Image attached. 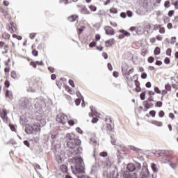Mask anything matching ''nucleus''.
<instances>
[{
  "label": "nucleus",
  "instance_id": "1",
  "mask_svg": "<svg viewBox=\"0 0 178 178\" xmlns=\"http://www.w3.org/2000/svg\"><path fill=\"white\" fill-rule=\"evenodd\" d=\"M71 169L74 175H80V173H86L84 168V161L81 156H76L73 157Z\"/></svg>",
  "mask_w": 178,
  "mask_h": 178
},
{
  "label": "nucleus",
  "instance_id": "2",
  "mask_svg": "<svg viewBox=\"0 0 178 178\" xmlns=\"http://www.w3.org/2000/svg\"><path fill=\"white\" fill-rule=\"evenodd\" d=\"M81 140L80 139H75L74 140H70L67 142V147L70 149H73L72 155H79L81 152Z\"/></svg>",
  "mask_w": 178,
  "mask_h": 178
},
{
  "label": "nucleus",
  "instance_id": "3",
  "mask_svg": "<svg viewBox=\"0 0 178 178\" xmlns=\"http://www.w3.org/2000/svg\"><path fill=\"white\" fill-rule=\"evenodd\" d=\"M127 169L128 172H134L136 173H140L141 172V163H136L134 164L132 163H129L127 165Z\"/></svg>",
  "mask_w": 178,
  "mask_h": 178
},
{
  "label": "nucleus",
  "instance_id": "4",
  "mask_svg": "<svg viewBox=\"0 0 178 178\" xmlns=\"http://www.w3.org/2000/svg\"><path fill=\"white\" fill-rule=\"evenodd\" d=\"M45 100L43 99H35V104L34 106L36 111H38L39 112H41V109L43 108H45L46 106Z\"/></svg>",
  "mask_w": 178,
  "mask_h": 178
},
{
  "label": "nucleus",
  "instance_id": "5",
  "mask_svg": "<svg viewBox=\"0 0 178 178\" xmlns=\"http://www.w3.org/2000/svg\"><path fill=\"white\" fill-rule=\"evenodd\" d=\"M149 171L148 170V167L146 165H143L141 170L138 173V177L140 176L141 178H149L148 175Z\"/></svg>",
  "mask_w": 178,
  "mask_h": 178
},
{
  "label": "nucleus",
  "instance_id": "6",
  "mask_svg": "<svg viewBox=\"0 0 178 178\" xmlns=\"http://www.w3.org/2000/svg\"><path fill=\"white\" fill-rule=\"evenodd\" d=\"M56 120L58 123H61L62 124H65V123H66V122H67V116H66L63 113H60V114L57 115Z\"/></svg>",
  "mask_w": 178,
  "mask_h": 178
},
{
  "label": "nucleus",
  "instance_id": "7",
  "mask_svg": "<svg viewBox=\"0 0 178 178\" xmlns=\"http://www.w3.org/2000/svg\"><path fill=\"white\" fill-rule=\"evenodd\" d=\"M124 178H138V172L124 171L122 175Z\"/></svg>",
  "mask_w": 178,
  "mask_h": 178
},
{
  "label": "nucleus",
  "instance_id": "8",
  "mask_svg": "<svg viewBox=\"0 0 178 178\" xmlns=\"http://www.w3.org/2000/svg\"><path fill=\"white\" fill-rule=\"evenodd\" d=\"M102 130L104 133H106V134H108L111 136L112 134V124H106L103 125L102 127Z\"/></svg>",
  "mask_w": 178,
  "mask_h": 178
},
{
  "label": "nucleus",
  "instance_id": "9",
  "mask_svg": "<svg viewBox=\"0 0 178 178\" xmlns=\"http://www.w3.org/2000/svg\"><path fill=\"white\" fill-rule=\"evenodd\" d=\"M19 105L24 108V109H27L31 106V103L29 102V100H24V101H20L19 102Z\"/></svg>",
  "mask_w": 178,
  "mask_h": 178
},
{
  "label": "nucleus",
  "instance_id": "10",
  "mask_svg": "<svg viewBox=\"0 0 178 178\" xmlns=\"http://www.w3.org/2000/svg\"><path fill=\"white\" fill-rule=\"evenodd\" d=\"M104 30L107 35H115V30L111 26H105Z\"/></svg>",
  "mask_w": 178,
  "mask_h": 178
},
{
  "label": "nucleus",
  "instance_id": "11",
  "mask_svg": "<svg viewBox=\"0 0 178 178\" xmlns=\"http://www.w3.org/2000/svg\"><path fill=\"white\" fill-rule=\"evenodd\" d=\"M66 138L70 141H74L75 140H79V138H76V135H74V134L73 133L67 134Z\"/></svg>",
  "mask_w": 178,
  "mask_h": 178
},
{
  "label": "nucleus",
  "instance_id": "12",
  "mask_svg": "<svg viewBox=\"0 0 178 178\" xmlns=\"http://www.w3.org/2000/svg\"><path fill=\"white\" fill-rule=\"evenodd\" d=\"M81 13H82V15H90V11H88L86 6H81Z\"/></svg>",
  "mask_w": 178,
  "mask_h": 178
},
{
  "label": "nucleus",
  "instance_id": "13",
  "mask_svg": "<svg viewBox=\"0 0 178 178\" xmlns=\"http://www.w3.org/2000/svg\"><path fill=\"white\" fill-rule=\"evenodd\" d=\"M32 128L33 129V131H35V133H38V131H40L41 130L40 124H38V123L33 124L32 126Z\"/></svg>",
  "mask_w": 178,
  "mask_h": 178
},
{
  "label": "nucleus",
  "instance_id": "14",
  "mask_svg": "<svg viewBox=\"0 0 178 178\" xmlns=\"http://www.w3.org/2000/svg\"><path fill=\"white\" fill-rule=\"evenodd\" d=\"M114 42H115V39L114 38H111V39L106 41V48H108L109 47H112V45H113Z\"/></svg>",
  "mask_w": 178,
  "mask_h": 178
},
{
  "label": "nucleus",
  "instance_id": "15",
  "mask_svg": "<svg viewBox=\"0 0 178 178\" xmlns=\"http://www.w3.org/2000/svg\"><path fill=\"white\" fill-rule=\"evenodd\" d=\"M168 154V152L165 150L159 151L156 153V156H165Z\"/></svg>",
  "mask_w": 178,
  "mask_h": 178
},
{
  "label": "nucleus",
  "instance_id": "16",
  "mask_svg": "<svg viewBox=\"0 0 178 178\" xmlns=\"http://www.w3.org/2000/svg\"><path fill=\"white\" fill-rule=\"evenodd\" d=\"M33 131H34L33 129V127H30V126L26 127L25 132L27 134H31L33 133Z\"/></svg>",
  "mask_w": 178,
  "mask_h": 178
},
{
  "label": "nucleus",
  "instance_id": "17",
  "mask_svg": "<svg viewBox=\"0 0 178 178\" xmlns=\"http://www.w3.org/2000/svg\"><path fill=\"white\" fill-rule=\"evenodd\" d=\"M119 33L123 34L124 37H130V33H129L127 31L124 29H120L119 31Z\"/></svg>",
  "mask_w": 178,
  "mask_h": 178
},
{
  "label": "nucleus",
  "instance_id": "18",
  "mask_svg": "<svg viewBox=\"0 0 178 178\" xmlns=\"http://www.w3.org/2000/svg\"><path fill=\"white\" fill-rule=\"evenodd\" d=\"M6 98H9V99H13V95L12 94V92L9 90H6Z\"/></svg>",
  "mask_w": 178,
  "mask_h": 178
},
{
  "label": "nucleus",
  "instance_id": "19",
  "mask_svg": "<svg viewBox=\"0 0 178 178\" xmlns=\"http://www.w3.org/2000/svg\"><path fill=\"white\" fill-rule=\"evenodd\" d=\"M60 170L63 173H67V165L63 164L60 165Z\"/></svg>",
  "mask_w": 178,
  "mask_h": 178
},
{
  "label": "nucleus",
  "instance_id": "20",
  "mask_svg": "<svg viewBox=\"0 0 178 178\" xmlns=\"http://www.w3.org/2000/svg\"><path fill=\"white\" fill-rule=\"evenodd\" d=\"M152 124H154L155 126H158L159 127H161V126L163 125L162 122L157 121V120H153L152 122Z\"/></svg>",
  "mask_w": 178,
  "mask_h": 178
},
{
  "label": "nucleus",
  "instance_id": "21",
  "mask_svg": "<svg viewBox=\"0 0 178 178\" xmlns=\"http://www.w3.org/2000/svg\"><path fill=\"white\" fill-rule=\"evenodd\" d=\"M151 168L154 173H156V172H158V167L156 166V163H152L151 164Z\"/></svg>",
  "mask_w": 178,
  "mask_h": 178
},
{
  "label": "nucleus",
  "instance_id": "22",
  "mask_svg": "<svg viewBox=\"0 0 178 178\" xmlns=\"http://www.w3.org/2000/svg\"><path fill=\"white\" fill-rule=\"evenodd\" d=\"M129 149H131V151H134L135 152H140V151H141V149H138V147H136L134 145H130Z\"/></svg>",
  "mask_w": 178,
  "mask_h": 178
},
{
  "label": "nucleus",
  "instance_id": "23",
  "mask_svg": "<svg viewBox=\"0 0 178 178\" xmlns=\"http://www.w3.org/2000/svg\"><path fill=\"white\" fill-rule=\"evenodd\" d=\"M77 17H79L77 15H72L68 17V20L69 22H76Z\"/></svg>",
  "mask_w": 178,
  "mask_h": 178
},
{
  "label": "nucleus",
  "instance_id": "24",
  "mask_svg": "<svg viewBox=\"0 0 178 178\" xmlns=\"http://www.w3.org/2000/svg\"><path fill=\"white\" fill-rule=\"evenodd\" d=\"M90 144L91 145H93L94 147H95V145H97V142L95 138H92L90 139Z\"/></svg>",
  "mask_w": 178,
  "mask_h": 178
},
{
  "label": "nucleus",
  "instance_id": "25",
  "mask_svg": "<svg viewBox=\"0 0 178 178\" xmlns=\"http://www.w3.org/2000/svg\"><path fill=\"white\" fill-rule=\"evenodd\" d=\"M11 77H12V79H14L15 80H16V79H17V74H16V71L11 72Z\"/></svg>",
  "mask_w": 178,
  "mask_h": 178
},
{
  "label": "nucleus",
  "instance_id": "26",
  "mask_svg": "<svg viewBox=\"0 0 178 178\" xmlns=\"http://www.w3.org/2000/svg\"><path fill=\"white\" fill-rule=\"evenodd\" d=\"M19 122L21 124H26V118L24 116H21Z\"/></svg>",
  "mask_w": 178,
  "mask_h": 178
},
{
  "label": "nucleus",
  "instance_id": "27",
  "mask_svg": "<svg viewBox=\"0 0 178 178\" xmlns=\"http://www.w3.org/2000/svg\"><path fill=\"white\" fill-rule=\"evenodd\" d=\"M99 156H102L103 158H106V156H108V152H102L99 153Z\"/></svg>",
  "mask_w": 178,
  "mask_h": 178
},
{
  "label": "nucleus",
  "instance_id": "28",
  "mask_svg": "<svg viewBox=\"0 0 178 178\" xmlns=\"http://www.w3.org/2000/svg\"><path fill=\"white\" fill-rule=\"evenodd\" d=\"M161 54V49L159 47H156L154 49V55H159Z\"/></svg>",
  "mask_w": 178,
  "mask_h": 178
},
{
  "label": "nucleus",
  "instance_id": "29",
  "mask_svg": "<svg viewBox=\"0 0 178 178\" xmlns=\"http://www.w3.org/2000/svg\"><path fill=\"white\" fill-rule=\"evenodd\" d=\"M145 94H147L146 92H143L140 95V98L142 101H144V99H145Z\"/></svg>",
  "mask_w": 178,
  "mask_h": 178
},
{
  "label": "nucleus",
  "instance_id": "30",
  "mask_svg": "<svg viewBox=\"0 0 178 178\" xmlns=\"http://www.w3.org/2000/svg\"><path fill=\"white\" fill-rule=\"evenodd\" d=\"M85 29H86V27H84V26H82L81 28H77L78 34H81V33H83V31H84Z\"/></svg>",
  "mask_w": 178,
  "mask_h": 178
},
{
  "label": "nucleus",
  "instance_id": "31",
  "mask_svg": "<svg viewBox=\"0 0 178 178\" xmlns=\"http://www.w3.org/2000/svg\"><path fill=\"white\" fill-rule=\"evenodd\" d=\"M149 113L152 118H155V115H156V111L152 110L149 111Z\"/></svg>",
  "mask_w": 178,
  "mask_h": 178
},
{
  "label": "nucleus",
  "instance_id": "32",
  "mask_svg": "<svg viewBox=\"0 0 178 178\" xmlns=\"http://www.w3.org/2000/svg\"><path fill=\"white\" fill-rule=\"evenodd\" d=\"M90 109H91L92 113H89V116H90V118H94V113H97V111H95V112H94V109H92V107L90 106Z\"/></svg>",
  "mask_w": 178,
  "mask_h": 178
},
{
  "label": "nucleus",
  "instance_id": "33",
  "mask_svg": "<svg viewBox=\"0 0 178 178\" xmlns=\"http://www.w3.org/2000/svg\"><path fill=\"white\" fill-rule=\"evenodd\" d=\"M56 161L58 162V163L62 162V157H60V155L56 156Z\"/></svg>",
  "mask_w": 178,
  "mask_h": 178
},
{
  "label": "nucleus",
  "instance_id": "34",
  "mask_svg": "<svg viewBox=\"0 0 178 178\" xmlns=\"http://www.w3.org/2000/svg\"><path fill=\"white\" fill-rule=\"evenodd\" d=\"M163 103L161 101H159L156 103L155 106L157 108H162Z\"/></svg>",
  "mask_w": 178,
  "mask_h": 178
},
{
  "label": "nucleus",
  "instance_id": "35",
  "mask_svg": "<svg viewBox=\"0 0 178 178\" xmlns=\"http://www.w3.org/2000/svg\"><path fill=\"white\" fill-rule=\"evenodd\" d=\"M166 55H168V56H172V49L168 48L166 50Z\"/></svg>",
  "mask_w": 178,
  "mask_h": 178
},
{
  "label": "nucleus",
  "instance_id": "36",
  "mask_svg": "<svg viewBox=\"0 0 178 178\" xmlns=\"http://www.w3.org/2000/svg\"><path fill=\"white\" fill-rule=\"evenodd\" d=\"M13 38H17L19 41L22 40L23 38L22 36L17 35L16 34L13 35Z\"/></svg>",
  "mask_w": 178,
  "mask_h": 178
},
{
  "label": "nucleus",
  "instance_id": "37",
  "mask_svg": "<svg viewBox=\"0 0 178 178\" xmlns=\"http://www.w3.org/2000/svg\"><path fill=\"white\" fill-rule=\"evenodd\" d=\"M154 60H155V59L152 56H149L147 59V62H149V63H154Z\"/></svg>",
  "mask_w": 178,
  "mask_h": 178
},
{
  "label": "nucleus",
  "instance_id": "38",
  "mask_svg": "<svg viewBox=\"0 0 178 178\" xmlns=\"http://www.w3.org/2000/svg\"><path fill=\"white\" fill-rule=\"evenodd\" d=\"M165 8H170V1H165L164 3Z\"/></svg>",
  "mask_w": 178,
  "mask_h": 178
},
{
  "label": "nucleus",
  "instance_id": "39",
  "mask_svg": "<svg viewBox=\"0 0 178 178\" xmlns=\"http://www.w3.org/2000/svg\"><path fill=\"white\" fill-rule=\"evenodd\" d=\"M4 86L5 87H6V88H9V87H10V83L9 82V81H5Z\"/></svg>",
  "mask_w": 178,
  "mask_h": 178
},
{
  "label": "nucleus",
  "instance_id": "40",
  "mask_svg": "<svg viewBox=\"0 0 178 178\" xmlns=\"http://www.w3.org/2000/svg\"><path fill=\"white\" fill-rule=\"evenodd\" d=\"M165 88L166 91H170V90H172V86H170V85L168 83L167 85L165 86Z\"/></svg>",
  "mask_w": 178,
  "mask_h": 178
},
{
  "label": "nucleus",
  "instance_id": "41",
  "mask_svg": "<svg viewBox=\"0 0 178 178\" xmlns=\"http://www.w3.org/2000/svg\"><path fill=\"white\" fill-rule=\"evenodd\" d=\"M89 8H90V10H92V12H95L97 10V6H95L91 5V6H90Z\"/></svg>",
  "mask_w": 178,
  "mask_h": 178
},
{
  "label": "nucleus",
  "instance_id": "42",
  "mask_svg": "<svg viewBox=\"0 0 178 178\" xmlns=\"http://www.w3.org/2000/svg\"><path fill=\"white\" fill-rule=\"evenodd\" d=\"M35 35H37L36 33H32L29 35V38H31V40H34V38H35Z\"/></svg>",
  "mask_w": 178,
  "mask_h": 178
},
{
  "label": "nucleus",
  "instance_id": "43",
  "mask_svg": "<svg viewBox=\"0 0 178 178\" xmlns=\"http://www.w3.org/2000/svg\"><path fill=\"white\" fill-rule=\"evenodd\" d=\"M32 55H33V56H38V51L33 49L32 51Z\"/></svg>",
  "mask_w": 178,
  "mask_h": 178
},
{
  "label": "nucleus",
  "instance_id": "44",
  "mask_svg": "<svg viewBox=\"0 0 178 178\" xmlns=\"http://www.w3.org/2000/svg\"><path fill=\"white\" fill-rule=\"evenodd\" d=\"M9 126L10 130H12L13 131H16V127H15V125L10 124Z\"/></svg>",
  "mask_w": 178,
  "mask_h": 178
},
{
  "label": "nucleus",
  "instance_id": "45",
  "mask_svg": "<svg viewBox=\"0 0 178 178\" xmlns=\"http://www.w3.org/2000/svg\"><path fill=\"white\" fill-rule=\"evenodd\" d=\"M95 45H97V42H92L89 44V47L90 48H94V47H95Z\"/></svg>",
  "mask_w": 178,
  "mask_h": 178
},
{
  "label": "nucleus",
  "instance_id": "46",
  "mask_svg": "<svg viewBox=\"0 0 178 178\" xmlns=\"http://www.w3.org/2000/svg\"><path fill=\"white\" fill-rule=\"evenodd\" d=\"M164 63L165 65H169V63H170V58L166 57L164 60Z\"/></svg>",
  "mask_w": 178,
  "mask_h": 178
},
{
  "label": "nucleus",
  "instance_id": "47",
  "mask_svg": "<svg viewBox=\"0 0 178 178\" xmlns=\"http://www.w3.org/2000/svg\"><path fill=\"white\" fill-rule=\"evenodd\" d=\"M159 118H163V116H165V112L163 111H159Z\"/></svg>",
  "mask_w": 178,
  "mask_h": 178
},
{
  "label": "nucleus",
  "instance_id": "48",
  "mask_svg": "<svg viewBox=\"0 0 178 178\" xmlns=\"http://www.w3.org/2000/svg\"><path fill=\"white\" fill-rule=\"evenodd\" d=\"M127 16H128V17H131V16H133V12H131L130 10H127Z\"/></svg>",
  "mask_w": 178,
  "mask_h": 178
},
{
  "label": "nucleus",
  "instance_id": "49",
  "mask_svg": "<svg viewBox=\"0 0 178 178\" xmlns=\"http://www.w3.org/2000/svg\"><path fill=\"white\" fill-rule=\"evenodd\" d=\"M175 14V10H171L168 12V16L169 17H172V16H173V15Z\"/></svg>",
  "mask_w": 178,
  "mask_h": 178
},
{
  "label": "nucleus",
  "instance_id": "50",
  "mask_svg": "<svg viewBox=\"0 0 178 178\" xmlns=\"http://www.w3.org/2000/svg\"><path fill=\"white\" fill-rule=\"evenodd\" d=\"M110 12H111V13L116 14V13H118V9H116V8H111V9H110Z\"/></svg>",
  "mask_w": 178,
  "mask_h": 178
},
{
  "label": "nucleus",
  "instance_id": "51",
  "mask_svg": "<svg viewBox=\"0 0 178 178\" xmlns=\"http://www.w3.org/2000/svg\"><path fill=\"white\" fill-rule=\"evenodd\" d=\"M81 102V99H76L75 100V104H76V106H79V105H80Z\"/></svg>",
  "mask_w": 178,
  "mask_h": 178
},
{
  "label": "nucleus",
  "instance_id": "52",
  "mask_svg": "<svg viewBox=\"0 0 178 178\" xmlns=\"http://www.w3.org/2000/svg\"><path fill=\"white\" fill-rule=\"evenodd\" d=\"M111 144L113 145H116V140H115V138H113V137H112V136H111Z\"/></svg>",
  "mask_w": 178,
  "mask_h": 178
},
{
  "label": "nucleus",
  "instance_id": "53",
  "mask_svg": "<svg viewBox=\"0 0 178 178\" xmlns=\"http://www.w3.org/2000/svg\"><path fill=\"white\" fill-rule=\"evenodd\" d=\"M76 131H77V133H79V134H83V130H81L80 127L76 128Z\"/></svg>",
  "mask_w": 178,
  "mask_h": 178
},
{
  "label": "nucleus",
  "instance_id": "54",
  "mask_svg": "<svg viewBox=\"0 0 178 178\" xmlns=\"http://www.w3.org/2000/svg\"><path fill=\"white\" fill-rule=\"evenodd\" d=\"M70 86H71V87H74V82L73 81V80L70 79L68 81Z\"/></svg>",
  "mask_w": 178,
  "mask_h": 178
},
{
  "label": "nucleus",
  "instance_id": "55",
  "mask_svg": "<svg viewBox=\"0 0 178 178\" xmlns=\"http://www.w3.org/2000/svg\"><path fill=\"white\" fill-rule=\"evenodd\" d=\"M154 91L156 92V94H161V90H159V88L158 87L154 88Z\"/></svg>",
  "mask_w": 178,
  "mask_h": 178
},
{
  "label": "nucleus",
  "instance_id": "56",
  "mask_svg": "<svg viewBox=\"0 0 178 178\" xmlns=\"http://www.w3.org/2000/svg\"><path fill=\"white\" fill-rule=\"evenodd\" d=\"M126 16H127L126 13L122 12L120 13V17H122V19H126Z\"/></svg>",
  "mask_w": 178,
  "mask_h": 178
},
{
  "label": "nucleus",
  "instance_id": "57",
  "mask_svg": "<svg viewBox=\"0 0 178 178\" xmlns=\"http://www.w3.org/2000/svg\"><path fill=\"white\" fill-rule=\"evenodd\" d=\"M6 115H8L6 110H3V113H2V114H1V118H3V116L5 118V116H6Z\"/></svg>",
  "mask_w": 178,
  "mask_h": 178
},
{
  "label": "nucleus",
  "instance_id": "58",
  "mask_svg": "<svg viewBox=\"0 0 178 178\" xmlns=\"http://www.w3.org/2000/svg\"><path fill=\"white\" fill-rule=\"evenodd\" d=\"M152 106H154V104L148 103L147 106H146L145 108H147V109H148L149 108H152Z\"/></svg>",
  "mask_w": 178,
  "mask_h": 178
},
{
  "label": "nucleus",
  "instance_id": "59",
  "mask_svg": "<svg viewBox=\"0 0 178 178\" xmlns=\"http://www.w3.org/2000/svg\"><path fill=\"white\" fill-rule=\"evenodd\" d=\"M24 145H26L28 147H30V143L29 142V140H24Z\"/></svg>",
  "mask_w": 178,
  "mask_h": 178
},
{
  "label": "nucleus",
  "instance_id": "60",
  "mask_svg": "<svg viewBox=\"0 0 178 178\" xmlns=\"http://www.w3.org/2000/svg\"><path fill=\"white\" fill-rule=\"evenodd\" d=\"M68 124H70V126H74V121L71 120L68 121Z\"/></svg>",
  "mask_w": 178,
  "mask_h": 178
},
{
  "label": "nucleus",
  "instance_id": "61",
  "mask_svg": "<svg viewBox=\"0 0 178 178\" xmlns=\"http://www.w3.org/2000/svg\"><path fill=\"white\" fill-rule=\"evenodd\" d=\"M168 116L170 119H172V120L175 119V114H173L172 113H170Z\"/></svg>",
  "mask_w": 178,
  "mask_h": 178
},
{
  "label": "nucleus",
  "instance_id": "62",
  "mask_svg": "<svg viewBox=\"0 0 178 178\" xmlns=\"http://www.w3.org/2000/svg\"><path fill=\"white\" fill-rule=\"evenodd\" d=\"M147 78V73L143 72L141 74V79H145Z\"/></svg>",
  "mask_w": 178,
  "mask_h": 178
},
{
  "label": "nucleus",
  "instance_id": "63",
  "mask_svg": "<svg viewBox=\"0 0 178 178\" xmlns=\"http://www.w3.org/2000/svg\"><path fill=\"white\" fill-rule=\"evenodd\" d=\"M34 168L35 169V170H37V169H41V166H40L38 164L35 163V165H33Z\"/></svg>",
  "mask_w": 178,
  "mask_h": 178
},
{
  "label": "nucleus",
  "instance_id": "64",
  "mask_svg": "<svg viewBox=\"0 0 178 178\" xmlns=\"http://www.w3.org/2000/svg\"><path fill=\"white\" fill-rule=\"evenodd\" d=\"M174 6H175V9H178V1H176L175 3H172Z\"/></svg>",
  "mask_w": 178,
  "mask_h": 178
}]
</instances>
